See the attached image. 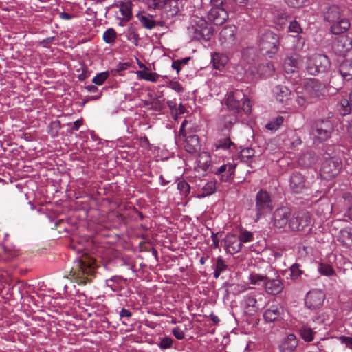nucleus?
<instances>
[{
    "label": "nucleus",
    "instance_id": "1",
    "mask_svg": "<svg viewBox=\"0 0 352 352\" xmlns=\"http://www.w3.org/2000/svg\"><path fill=\"white\" fill-rule=\"evenodd\" d=\"M187 34L192 41H207L212 36L214 30L204 19L194 17L187 28Z\"/></svg>",
    "mask_w": 352,
    "mask_h": 352
},
{
    "label": "nucleus",
    "instance_id": "2",
    "mask_svg": "<svg viewBox=\"0 0 352 352\" xmlns=\"http://www.w3.org/2000/svg\"><path fill=\"white\" fill-rule=\"evenodd\" d=\"M226 104L230 110L236 113L243 112L249 115L252 111V103L241 90L230 91L226 95Z\"/></svg>",
    "mask_w": 352,
    "mask_h": 352
},
{
    "label": "nucleus",
    "instance_id": "3",
    "mask_svg": "<svg viewBox=\"0 0 352 352\" xmlns=\"http://www.w3.org/2000/svg\"><path fill=\"white\" fill-rule=\"evenodd\" d=\"M305 69L310 75L316 76L318 73L327 72L331 65L329 58L321 54H315L303 58Z\"/></svg>",
    "mask_w": 352,
    "mask_h": 352
},
{
    "label": "nucleus",
    "instance_id": "4",
    "mask_svg": "<svg viewBox=\"0 0 352 352\" xmlns=\"http://www.w3.org/2000/svg\"><path fill=\"white\" fill-rule=\"evenodd\" d=\"M333 131V125L329 119H318L315 121L311 137L314 144H318L327 140Z\"/></svg>",
    "mask_w": 352,
    "mask_h": 352
},
{
    "label": "nucleus",
    "instance_id": "5",
    "mask_svg": "<svg viewBox=\"0 0 352 352\" xmlns=\"http://www.w3.org/2000/svg\"><path fill=\"white\" fill-rule=\"evenodd\" d=\"M150 9L160 10L162 16L170 19L176 15L179 9L176 0H142Z\"/></svg>",
    "mask_w": 352,
    "mask_h": 352
},
{
    "label": "nucleus",
    "instance_id": "6",
    "mask_svg": "<svg viewBox=\"0 0 352 352\" xmlns=\"http://www.w3.org/2000/svg\"><path fill=\"white\" fill-rule=\"evenodd\" d=\"M258 46L263 54L272 57L278 50L279 37L271 30H265L260 36Z\"/></svg>",
    "mask_w": 352,
    "mask_h": 352
},
{
    "label": "nucleus",
    "instance_id": "7",
    "mask_svg": "<svg viewBox=\"0 0 352 352\" xmlns=\"http://www.w3.org/2000/svg\"><path fill=\"white\" fill-rule=\"evenodd\" d=\"M313 226L310 214L305 210L298 211L293 214L289 222L292 230L304 231L309 233Z\"/></svg>",
    "mask_w": 352,
    "mask_h": 352
},
{
    "label": "nucleus",
    "instance_id": "8",
    "mask_svg": "<svg viewBox=\"0 0 352 352\" xmlns=\"http://www.w3.org/2000/svg\"><path fill=\"white\" fill-rule=\"evenodd\" d=\"M273 210V204L270 194L264 190H260L256 197V212L258 221L261 217L270 213Z\"/></svg>",
    "mask_w": 352,
    "mask_h": 352
},
{
    "label": "nucleus",
    "instance_id": "9",
    "mask_svg": "<svg viewBox=\"0 0 352 352\" xmlns=\"http://www.w3.org/2000/svg\"><path fill=\"white\" fill-rule=\"evenodd\" d=\"M303 89L305 94L311 100L321 99L327 91L326 85L316 78L307 79L304 83Z\"/></svg>",
    "mask_w": 352,
    "mask_h": 352
},
{
    "label": "nucleus",
    "instance_id": "10",
    "mask_svg": "<svg viewBox=\"0 0 352 352\" xmlns=\"http://www.w3.org/2000/svg\"><path fill=\"white\" fill-rule=\"evenodd\" d=\"M341 165L342 162L340 158L326 157L322 164L321 174L325 179L333 178L340 173Z\"/></svg>",
    "mask_w": 352,
    "mask_h": 352
},
{
    "label": "nucleus",
    "instance_id": "11",
    "mask_svg": "<svg viewBox=\"0 0 352 352\" xmlns=\"http://www.w3.org/2000/svg\"><path fill=\"white\" fill-rule=\"evenodd\" d=\"M237 28L235 25H226L219 33V42L224 50L231 49L236 44V33Z\"/></svg>",
    "mask_w": 352,
    "mask_h": 352
},
{
    "label": "nucleus",
    "instance_id": "12",
    "mask_svg": "<svg viewBox=\"0 0 352 352\" xmlns=\"http://www.w3.org/2000/svg\"><path fill=\"white\" fill-rule=\"evenodd\" d=\"M187 123V121L185 120L181 124L179 136V138H184V147L185 150L191 154L196 153L199 148V138L197 135H186L185 133V126Z\"/></svg>",
    "mask_w": 352,
    "mask_h": 352
},
{
    "label": "nucleus",
    "instance_id": "13",
    "mask_svg": "<svg viewBox=\"0 0 352 352\" xmlns=\"http://www.w3.org/2000/svg\"><path fill=\"white\" fill-rule=\"evenodd\" d=\"M324 298V294L321 290L313 289L307 294L305 303L307 308L316 309L322 305Z\"/></svg>",
    "mask_w": 352,
    "mask_h": 352
},
{
    "label": "nucleus",
    "instance_id": "14",
    "mask_svg": "<svg viewBox=\"0 0 352 352\" xmlns=\"http://www.w3.org/2000/svg\"><path fill=\"white\" fill-rule=\"evenodd\" d=\"M256 297L257 295L253 292L243 296L241 305L246 314L252 316L260 309Z\"/></svg>",
    "mask_w": 352,
    "mask_h": 352
},
{
    "label": "nucleus",
    "instance_id": "15",
    "mask_svg": "<svg viewBox=\"0 0 352 352\" xmlns=\"http://www.w3.org/2000/svg\"><path fill=\"white\" fill-rule=\"evenodd\" d=\"M291 210L287 207H281L276 210L273 215V225L277 228H283L289 225Z\"/></svg>",
    "mask_w": 352,
    "mask_h": 352
},
{
    "label": "nucleus",
    "instance_id": "16",
    "mask_svg": "<svg viewBox=\"0 0 352 352\" xmlns=\"http://www.w3.org/2000/svg\"><path fill=\"white\" fill-rule=\"evenodd\" d=\"M228 18V14L222 6H212L208 14V20L216 25L223 24Z\"/></svg>",
    "mask_w": 352,
    "mask_h": 352
},
{
    "label": "nucleus",
    "instance_id": "17",
    "mask_svg": "<svg viewBox=\"0 0 352 352\" xmlns=\"http://www.w3.org/2000/svg\"><path fill=\"white\" fill-rule=\"evenodd\" d=\"M352 48V39L347 35L339 36L333 45L336 53L344 56Z\"/></svg>",
    "mask_w": 352,
    "mask_h": 352
},
{
    "label": "nucleus",
    "instance_id": "18",
    "mask_svg": "<svg viewBox=\"0 0 352 352\" xmlns=\"http://www.w3.org/2000/svg\"><path fill=\"white\" fill-rule=\"evenodd\" d=\"M272 94L276 100L285 104L290 100L292 91L283 85H278L273 87Z\"/></svg>",
    "mask_w": 352,
    "mask_h": 352
},
{
    "label": "nucleus",
    "instance_id": "19",
    "mask_svg": "<svg viewBox=\"0 0 352 352\" xmlns=\"http://www.w3.org/2000/svg\"><path fill=\"white\" fill-rule=\"evenodd\" d=\"M236 164L234 163H228L221 165L214 172L220 180L223 182H227L232 179Z\"/></svg>",
    "mask_w": 352,
    "mask_h": 352
},
{
    "label": "nucleus",
    "instance_id": "20",
    "mask_svg": "<svg viewBox=\"0 0 352 352\" xmlns=\"http://www.w3.org/2000/svg\"><path fill=\"white\" fill-rule=\"evenodd\" d=\"M283 307L280 304L272 305L263 313V318L267 322H274L282 318Z\"/></svg>",
    "mask_w": 352,
    "mask_h": 352
},
{
    "label": "nucleus",
    "instance_id": "21",
    "mask_svg": "<svg viewBox=\"0 0 352 352\" xmlns=\"http://www.w3.org/2000/svg\"><path fill=\"white\" fill-rule=\"evenodd\" d=\"M298 344V342L296 336L290 333L283 338L279 344V350L280 352H294Z\"/></svg>",
    "mask_w": 352,
    "mask_h": 352
},
{
    "label": "nucleus",
    "instance_id": "22",
    "mask_svg": "<svg viewBox=\"0 0 352 352\" xmlns=\"http://www.w3.org/2000/svg\"><path fill=\"white\" fill-rule=\"evenodd\" d=\"M236 120V116L232 114L221 117L218 122V130L223 135H228Z\"/></svg>",
    "mask_w": 352,
    "mask_h": 352
},
{
    "label": "nucleus",
    "instance_id": "23",
    "mask_svg": "<svg viewBox=\"0 0 352 352\" xmlns=\"http://www.w3.org/2000/svg\"><path fill=\"white\" fill-rule=\"evenodd\" d=\"M255 68H252V67H249L248 69H245V74H248L249 72L253 74L252 79H256L257 76H270L273 72L274 71V67L273 65L270 63H267L265 65H260L258 68L256 69V72H254Z\"/></svg>",
    "mask_w": 352,
    "mask_h": 352
},
{
    "label": "nucleus",
    "instance_id": "24",
    "mask_svg": "<svg viewBox=\"0 0 352 352\" xmlns=\"http://www.w3.org/2000/svg\"><path fill=\"white\" fill-rule=\"evenodd\" d=\"M225 250L227 252L234 254L239 252L242 247L241 242L235 234H228L225 239Z\"/></svg>",
    "mask_w": 352,
    "mask_h": 352
},
{
    "label": "nucleus",
    "instance_id": "25",
    "mask_svg": "<svg viewBox=\"0 0 352 352\" xmlns=\"http://www.w3.org/2000/svg\"><path fill=\"white\" fill-rule=\"evenodd\" d=\"M289 186L294 192L301 193L306 188L303 175L299 173H293L290 178Z\"/></svg>",
    "mask_w": 352,
    "mask_h": 352
},
{
    "label": "nucleus",
    "instance_id": "26",
    "mask_svg": "<svg viewBox=\"0 0 352 352\" xmlns=\"http://www.w3.org/2000/svg\"><path fill=\"white\" fill-rule=\"evenodd\" d=\"M303 59L301 60L298 56L287 57L284 60L283 69L287 74H295L298 71L301 67V63Z\"/></svg>",
    "mask_w": 352,
    "mask_h": 352
},
{
    "label": "nucleus",
    "instance_id": "27",
    "mask_svg": "<svg viewBox=\"0 0 352 352\" xmlns=\"http://www.w3.org/2000/svg\"><path fill=\"white\" fill-rule=\"evenodd\" d=\"M265 292L271 295H277L280 294L283 289V283L278 278L269 279L264 285Z\"/></svg>",
    "mask_w": 352,
    "mask_h": 352
},
{
    "label": "nucleus",
    "instance_id": "28",
    "mask_svg": "<svg viewBox=\"0 0 352 352\" xmlns=\"http://www.w3.org/2000/svg\"><path fill=\"white\" fill-rule=\"evenodd\" d=\"M316 327H314L311 322L303 324L299 329L300 335L305 342H311L316 334Z\"/></svg>",
    "mask_w": 352,
    "mask_h": 352
},
{
    "label": "nucleus",
    "instance_id": "29",
    "mask_svg": "<svg viewBox=\"0 0 352 352\" xmlns=\"http://www.w3.org/2000/svg\"><path fill=\"white\" fill-rule=\"evenodd\" d=\"M228 61V57L225 54L214 52L211 54V62L216 69H222Z\"/></svg>",
    "mask_w": 352,
    "mask_h": 352
},
{
    "label": "nucleus",
    "instance_id": "30",
    "mask_svg": "<svg viewBox=\"0 0 352 352\" xmlns=\"http://www.w3.org/2000/svg\"><path fill=\"white\" fill-rule=\"evenodd\" d=\"M338 240L345 247H352V227L342 229L339 232Z\"/></svg>",
    "mask_w": 352,
    "mask_h": 352
},
{
    "label": "nucleus",
    "instance_id": "31",
    "mask_svg": "<svg viewBox=\"0 0 352 352\" xmlns=\"http://www.w3.org/2000/svg\"><path fill=\"white\" fill-rule=\"evenodd\" d=\"M350 22L347 19H340L332 23L331 31L334 34H340L346 32L350 28Z\"/></svg>",
    "mask_w": 352,
    "mask_h": 352
},
{
    "label": "nucleus",
    "instance_id": "32",
    "mask_svg": "<svg viewBox=\"0 0 352 352\" xmlns=\"http://www.w3.org/2000/svg\"><path fill=\"white\" fill-rule=\"evenodd\" d=\"M318 162V157L313 151H307L302 153L299 159L298 164L300 166L308 167L315 164Z\"/></svg>",
    "mask_w": 352,
    "mask_h": 352
},
{
    "label": "nucleus",
    "instance_id": "33",
    "mask_svg": "<svg viewBox=\"0 0 352 352\" xmlns=\"http://www.w3.org/2000/svg\"><path fill=\"white\" fill-rule=\"evenodd\" d=\"M324 19L329 23H334L340 18V9L336 5H331L327 8L324 14Z\"/></svg>",
    "mask_w": 352,
    "mask_h": 352
},
{
    "label": "nucleus",
    "instance_id": "34",
    "mask_svg": "<svg viewBox=\"0 0 352 352\" xmlns=\"http://www.w3.org/2000/svg\"><path fill=\"white\" fill-rule=\"evenodd\" d=\"M126 279L120 276H113L105 280L107 287L110 288L112 292H118L122 289V283Z\"/></svg>",
    "mask_w": 352,
    "mask_h": 352
},
{
    "label": "nucleus",
    "instance_id": "35",
    "mask_svg": "<svg viewBox=\"0 0 352 352\" xmlns=\"http://www.w3.org/2000/svg\"><path fill=\"white\" fill-rule=\"evenodd\" d=\"M138 19L140 21L142 25L148 30H151L156 25V22L153 20L152 15L145 12H139L136 15Z\"/></svg>",
    "mask_w": 352,
    "mask_h": 352
},
{
    "label": "nucleus",
    "instance_id": "36",
    "mask_svg": "<svg viewBox=\"0 0 352 352\" xmlns=\"http://www.w3.org/2000/svg\"><path fill=\"white\" fill-rule=\"evenodd\" d=\"M340 73L344 80H349L352 78V60H343L339 67Z\"/></svg>",
    "mask_w": 352,
    "mask_h": 352
},
{
    "label": "nucleus",
    "instance_id": "37",
    "mask_svg": "<svg viewBox=\"0 0 352 352\" xmlns=\"http://www.w3.org/2000/svg\"><path fill=\"white\" fill-rule=\"evenodd\" d=\"M267 278V276L266 275H263L254 271L249 274L248 280L249 283L251 285L264 287Z\"/></svg>",
    "mask_w": 352,
    "mask_h": 352
},
{
    "label": "nucleus",
    "instance_id": "38",
    "mask_svg": "<svg viewBox=\"0 0 352 352\" xmlns=\"http://www.w3.org/2000/svg\"><path fill=\"white\" fill-rule=\"evenodd\" d=\"M132 3L131 1L122 2L119 6V12L121 16H118L123 21H129L132 16Z\"/></svg>",
    "mask_w": 352,
    "mask_h": 352
},
{
    "label": "nucleus",
    "instance_id": "39",
    "mask_svg": "<svg viewBox=\"0 0 352 352\" xmlns=\"http://www.w3.org/2000/svg\"><path fill=\"white\" fill-rule=\"evenodd\" d=\"M215 151H218L219 149H222L224 151L226 150H232L235 148V144L230 140L229 137H226L224 138H221L218 140L214 145Z\"/></svg>",
    "mask_w": 352,
    "mask_h": 352
},
{
    "label": "nucleus",
    "instance_id": "40",
    "mask_svg": "<svg viewBox=\"0 0 352 352\" xmlns=\"http://www.w3.org/2000/svg\"><path fill=\"white\" fill-rule=\"evenodd\" d=\"M216 190V182L209 181L206 182L201 188V191L197 195V197L204 198L212 195Z\"/></svg>",
    "mask_w": 352,
    "mask_h": 352
},
{
    "label": "nucleus",
    "instance_id": "41",
    "mask_svg": "<svg viewBox=\"0 0 352 352\" xmlns=\"http://www.w3.org/2000/svg\"><path fill=\"white\" fill-rule=\"evenodd\" d=\"M137 75L140 78L151 82H156L159 78L157 74L150 72L146 67L144 70L138 71Z\"/></svg>",
    "mask_w": 352,
    "mask_h": 352
},
{
    "label": "nucleus",
    "instance_id": "42",
    "mask_svg": "<svg viewBox=\"0 0 352 352\" xmlns=\"http://www.w3.org/2000/svg\"><path fill=\"white\" fill-rule=\"evenodd\" d=\"M124 34L128 41L131 42L135 46L138 45L140 38L138 32L134 27H129L127 30L124 32Z\"/></svg>",
    "mask_w": 352,
    "mask_h": 352
},
{
    "label": "nucleus",
    "instance_id": "43",
    "mask_svg": "<svg viewBox=\"0 0 352 352\" xmlns=\"http://www.w3.org/2000/svg\"><path fill=\"white\" fill-rule=\"evenodd\" d=\"M102 38L106 43L113 45L117 38V33L113 28H109L104 31Z\"/></svg>",
    "mask_w": 352,
    "mask_h": 352
},
{
    "label": "nucleus",
    "instance_id": "44",
    "mask_svg": "<svg viewBox=\"0 0 352 352\" xmlns=\"http://www.w3.org/2000/svg\"><path fill=\"white\" fill-rule=\"evenodd\" d=\"M351 104L347 99H342L338 104V109L342 116H346L350 113L351 110Z\"/></svg>",
    "mask_w": 352,
    "mask_h": 352
},
{
    "label": "nucleus",
    "instance_id": "45",
    "mask_svg": "<svg viewBox=\"0 0 352 352\" xmlns=\"http://www.w3.org/2000/svg\"><path fill=\"white\" fill-rule=\"evenodd\" d=\"M284 119L282 116H277L270 120L265 126L266 129L270 131H276L283 123Z\"/></svg>",
    "mask_w": 352,
    "mask_h": 352
},
{
    "label": "nucleus",
    "instance_id": "46",
    "mask_svg": "<svg viewBox=\"0 0 352 352\" xmlns=\"http://www.w3.org/2000/svg\"><path fill=\"white\" fill-rule=\"evenodd\" d=\"M159 342L157 343L158 347L162 350L168 349L172 347L173 339L170 337H160Z\"/></svg>",
    "mask_w": 352,
    "mask_h": 352
},
{
    "label": "nucleus",
    "instance_id": "47",
    "mask_svg": "<svg viewBox=\"0 0 352 352\" xmlns=\"http://www.w3.org/2000/svg\"><path fill=\"white\" fill-rule=\"evenodd\" d=\"M290 278L295 280L300 278L303 274V271L300 269V265L298 263H294L290 267Z\"/></svg>",
    "mask_w": 352,
    "mask_h": 352
},
{
    "label": "nucleus",
    "instance_id": "48",
    "mask_svg": "<svg viewBox=\"0 0 352 352\" xmlns=\"http://www.w3.org/2000/svg\"><path fill=\"white\" fill-rule=\"evenodd\" d=\"M60 129V122L58 120L54 121L50 123L47 127L48 133L52 137L58 136V131Z\"/></svg>",
    "mask_w": 352,
    "mask_h": 352
},
{
    "label": "nucleus",
    "instance_id": "49",
    "mask_svg": "<svg viewBox=\"0 0 352 352\" xmlns=\"http://www.w3.org/2000/svg\"><path fill=\"white\" fill-rule=\"evenodd\" d=\"M288 30L289 32L296 34L293 35L294 37L298 36L302 32V28L296 20H292L290 21Z\"/></svg>",
    "mask_w": 352,
    "mask_h": 352
},
{
    "label": "nucleus",
    "instance_id": "50",
    "mask_svg": "<svg viewBox=\"0 0 352 352\" xmlns=\"http://www.w3.org/2000/svg\"><path fill=\"white\" fill-rule=\"evenodd\" d=\"M226 265L225 264V261L221 257H218L217 260V264L214 272V277L215 278H219L221 272L224 271L226 269Z\"/></svg>",
    "mask_w": 352,
    "mask_h": 352
},
{
    "label": "nucleus",
    "instance_id": "51",
    "mask_svg": "<svg viewBox=\"0 0 352 352\" xmlns=\"http://www.w3.org/2000/svg\"><path fill=\"white\" fill-rule=\"evenodd\" d=\"M238 238L240 242H241V244L254 241L253 234L251 232L247 230L241 231Z\"/></svg>",
    "mask_w": 352,
    "mask_h": 352
},
{
    "label": "nucleus",
    "instance_id": "52",
    "mask_svg": "<svg viewBox=\"0 0 352 352\" xmlns=\"http://www.w3.org/2000/svg\"><path fill=\"white\" fill-rule=\"evenodd\" d=\"M109 76V72H102L98 74L96 76H94L92 80V82L97 85H101L104 82V81L108 78Z\"/></svg>",
    "mask_w": 352,
    "mask_h": 352
},
{
    "label": "nucleus",
    "instance_id": "53",
    "mask_svg": "<svg viewBox=\"0 0 352 352\" xmlns=\"http://www.w3.org/2000/svg\"><path fill=\"white\" fill-rule=\"evenodd\" d=\"M318 271L320 274L327 276H330L334 273L333 268L330 265L322 263L318 265Z\"/></svg>",
    "mask_w": 352,
    "mask_h": 352
},
{
    "label": "nucleus",
    "instance_id": "54",
    "mask_svg": "<svg viewBox=\"0 0 352 352\" xmlns=\"http://www.w3.org/2000/svg\"><path fill=\"white\" fill-rule=\"evenodd\" d=\"M177 189L182 195L187 196L190 193V187L186 182L182 180L177 183Z\"/></svg>",
    "mask_w": 352,
    "mask_h": 352
},
{
    "label": "nucleus",
    "instance_id": "55",
    "mask_svg": "<svg viewBox=\"0 0 352 352\" xmlns=\"http://www.w3.org/2000/svg\"><path fill=\"white\" fill-rule=\"evenodd\" d=\"M198 162L199 164L203 163V168L204 170H207L210 166V155L208 153L204 152L202 154L199 155Z\"/></svg>",
    "mask_w": 352,
    "mask_h": 352
},
{
    "label": "nucleus",
    "instance_id": "56",
    "mask_svg": "<svg viewBox=\"0 0 352 352\" xmlns=\"http://www.w3.org/2000/svg\"><path fill=\"white\" fill-rule=\"evenodd\" d=\"M86 90L89 93H96V95L92 96L91 97V100H98L100 98L102 95V92L100 91L98 89V87L96 85H89L85 87Z\"/></svg>",
    "mask_w": 352,
    "mask_h": 352
},
{
    "label": "nucleus",
    "instance_id": "57",
    "mask_svg": "<svg viewBox=\"0 0 352 352\" xmlns=\"http://www.w3.org/2000/svg\"><path fill=\"white\" fill-rule=\"evenodd\" d=\"M167 105L170 109L172 117L177 119L178 116L177 102L175 100H168Z\"/></svg>",
    "mask_w": 352,
    "mask_h": 352
},
{
    "label": "nucleus",
    "instance_id": "58",
    "mask_svg": "<svg viewBox=\"0 0 352 352\" xmlns=\"http://www.w3.org/2000/svg\"><path fill=\"white\" fill-rule=\"evenodd\" d=\"M288 16L285 12H281L278 14L275 19V22L278 25H279L280 27H283L286 25L287 21Z\"/></svg>",
    "mask_w": 352,
    "mask_h": 352
},
{
    "label": "nucleus",
    "instance_id": "59",
    "mask_svg": "<svg viewBox=\"0 0 352 352\" xmlns=\"http://www.w3.org/2000/svg\"><path fill=\"white\" fill-rule=\"evenodd\" d=\"M249 55H253L250 58V59H251V60H254V58H255L256 55H255V52H254V48H252V47L247 48L245 50H243V51L242 52L243 58L245 60H247L248 63H249V58H248Z\"/></svg>",
    "mask_w": 352,
    "mask_h": 352
},
{
    "label": "nucleus",
    "instance_id": "60",
    "mask_svg": "<svg viewBox=\"0 0 352 352\" xmlns=\"http://www.w3.org/2000/svg\"><path fill=\"white\" fill-rule=\"evenodd\" d=\"M289 137L292 138L291 145L293 148L301 144L302 141L300 138L296 135L294 131L291 132L290 134H289Z\"/></svg>",
    "mask_w": 352,
    "mask_h": 352
},
{
    "label": "nucleus",
    "instance_id": "61",
    "mask_svg": "<svg viewBox=\"0 0 352 352\" xmlns=\"http://www.w3.org/2000/svg\"><path fill=\"white\" fill-rule=\"evenodd\" d=\"M307 0H285V3L292 8H300L305 5Z\"/></svg>",
    "mask_w": 352,
    "mask_h": 352
},
{
    "label": "nucleus",
    "instance_id": "62",
    "mask_svg": "<svg viewBox=\"0 0 352 352\" xmlns=\"http://www.w3.org/2000/svg\"><path fill=\"white\" fill-rule=\"evenodd\" d=\"M340 342L346 346V347L352 349V337L341 336L339 337Z\"/></svg>",
    "mask_w": 352,
    "mask_h": 352
},
{
    "label": "nucleus",
    "instance_id": "63",
    "mask_svg": "<svg viewBox=\"0 0 352 352\" xmlns=\"http://www.w3.org/2000/svg\"><path fill=\"white\" fill-rule=\"evenodd\" d=\"M309 99H310L309 97H307V95H298V97L296 98V102L298 104L300 107H305L307 103H309Z\"/></svg>",
    "mask_w": 352,
    "mask_h": 352
},
{
    "label": "nucleus",
    "instance_id": "64",
    "mask_svg": "<svg viewBox=\"0 0 352 352\" xmlns=\"http://www.w3.org/2000/svg\"><path fill=\"white\" fill-rule=\"evenodd\" d=\"M172 333L177 340H182L185 336L184 331L179 327L173 328Z\"/></svg>",
    "mask_w": 352,
    "mask_h": 352
}]
</instances>
